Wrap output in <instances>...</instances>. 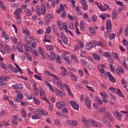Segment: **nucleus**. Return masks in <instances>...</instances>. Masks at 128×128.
<instances>
[{
  "instance_id": "f257e3e1",
  "label": "nucleus",
  "mask_w": 128,
  "mask_h": 128,
  "mask_svg": "<svg viewBox=\"0 0 128 128\" xmlns=\"http://www.w3.org/2000/svg\"><path fill=\"white\" fill-rule=\"evenodd\" d=\"M112 21H110V20L108 19L106 22V30L107 32L104 33L105 38H108V33L112 32Z\"/></svg>"
},
{
  "instance_id": "f03ea898",
  "label": "nucleus",
  "mask_w": 128,
  "mask_h": 128,
  "mask_svg": "<svg viewBox=\"0 0 128 128\" xmlns=\"http://www.w3.org/2000/svg\"><path fill=\"white\" fill-rule=\"evenodd\" d=\"M36 12L38 14V16H40L42 14H43V16H44L46 14V6L44 5V4H42L41 6V9H36Z\"/></svg>"
},
{
  "instance_id": "7ed1b4c3",
  "label": "nucleus",
  "mask_w": 128,
  "mask_h": 128,
  "mask_svg": "<svg viewBox=\"0 0 128 128\" xmlns=\"http://www.w3.org/2000/svg\"><path fill=\"white\" fill-rule=\"evenodd\" d=\"M10 80V76H0V86H4V82L6 81H8Z\"/></svg>"
},
{
  "instance_id": "20e7f679",
  "label": "nucleus",
  "mask_w": 128,
  "mask_h": 128,
  "mask_svg": "<svg viewBox=\"0 0 128 128\" xmlns=\"http://www.w3.org/2000/svg\"><path fill=\"white\" fill-rule=\"evenodd\" d=\"M63 102L62 104H60V109L63 114H68V108H64L65 106H66V104L64 102Z\"/></svg>"
},
{
  "instance_id": "39448f33",
  "label": "nucleus",
  "mask_w": 128,
  "mask_h": 128,
  "mask_svg": "<svg viewBox=\"0 0 128 128\" xmlns=\"http://www.w3.org/2000/svg\"><path fill=\"white\" fill-rule=\"evenodd\" d=\"M70 104H71L72 108L76 110H80V106L78 104L74 102V100H72L70 102Z\"/></svg>"
},
{
  "instance_id": "423d86ee",
  "label": "nucleus",
  "mask_w": 128,
  "mask_h": 128,
  "mask_svg": "<svg viewBox=\"0 0 128 128\" xmlns=\"http://www.w3.org/2000/svg\"><path fill=\"white\" fill-rule=\"evenodd\" d=\"M84 102L88 108H89V110L90 109L92 106V102H90V99L88 97H86Z\"/></svg>"
},
{
  "instance_id": "0eeeda50",
  "label": "nucleus",
  "mask_w": 128,
  "mask_h": 128,
  "mask_svg": "<svg viewBox=\"0 0 128 128\" xmlns=\"http://www.w3.org/2000/svg\"><path fill=\"white\" fill-rule=\"evenodd\" d=\"M66 124H70L72 126H78V122L76 120H67L66 121Z\"/></svg>"
},
{
  "instance_id": "6e6552de",
  "label": "nucleus",
  "mask_w": 128,
  "mask_h": 128,
  "mask_svg": "<svg viewBox=\"0 0 128 128\" xmlns=\"http://www.w3.org/2000/svg\"><path fill=\"white\" fill-rule=\"evenodd\" d=\"M6 50H8V44L4 46V44H0V52L2 54H6Z\"/></svg>"
},
{
  "instance_id": "1a4fd4ad",
  "label": "nucleus",
  "mask_w": 128,
  "mask_h": 128,
  "mask_svg": "<svg viewBox=\"0 0 128 128\" xmlns=\"http://www.w3.org/2000/svg\"><path fill=\"white\" fill-rule=\"evenodd\" d=\"M82 122H84L85 126V128H90V119H86V118H82Z\"/></svg>"
},
{
  "instance_id": "9d476101",
  "label": "nucleus",
  "mask_w": 128,
  "mask_h": 128,
  "mask_svg": "<svg viewBox=\"0 0 128 128\" xmlns=\"http://www.w3.org/2000/svg\"><path fill=\"white\" fill-rule=\"evenodd\" d=\"M107 76L110 80V82H116V78H114V76H112V74H110V72H106Z\"/></svg>"
},
{
  "instance_id": "9b49d317",
  "label": "nucleus",
  "mask_w": 128,
  "mask_h": 128,
  "mask_svg": "<svg viewBox=\"0 0 128 128\" xmlns=\"http://www.w3.org/2000/svg\"><path fill=\"white\" fill-rule=\"evenodd\" d=\"M17 50L20 52H24V50H22V42H19L17 44Z\"/></svg>"
},
{
  "instance_id": "f8f14e48",
  "label": "nucleus",
  "mask_w": 128,
  "mask_h": 128,
  "mask_svg": "<svg viewBox=\"0 0 128 128\" xmlns=\"http://www.w3.org/2000/svg\"><path fill=\"white\" fill-rule=\"evenodd\" d=\"M14 65L16 66V68H18V70H14V74H18V72H20V74H23L22 70V68H20V66H18V65L16 64H15Z\"/></svg>"
},
{
  "instance_id": "ddd939ff",
  "label": "nucleus",
  "mask_w": 128,
  "mask_h": 128,
  "mask_svg": "<svg viewBox=\"0 0 128 128\" xmlns=\"http://www.w3.org/2000/svg\"><path fill=\"white\" fill-rule=\"evenodd\" d=\"M89 122V124H91V126H94V128H96L98 126V123L96 122V120L90 119Z\"/></svg>"
},
{
  "instance_id": "4468645a",
  "label": "nucleus",
  "mask_w": 128,
  "mask_h": 128,
  "mask_svg": "<svg viewBox=\"0 0 128 128\" xmlns=\"http://www.w3.org/2000/svg\"><path fill=\"white\" fill-rule=\"evenodd\" d=\"M112 20H114L116 18V16H118V12L116 9H114L112 10Z\"/></svg>"
},
{
  "instance_id": "2eb2a0df",
  "label": "nucleus",
  "mask_w": 128,
  "mask_h": 128,
  "mask_svg": "<svg viewBox=\"0 0 128 128\" xmlns=\"http://www.w3.org/2000/svg\"><path fill=\"white\" fill-rule=\"evenodd\" d=\"M32 120H40L42 118V116L37 113L32 116Z\"/></svg>"
},
{
  "instance_id": "dca6fc26",
  "label": "nucleus",
  "mask_w": 128,
  "mask_h": 128,
  "mask_svg": "<svg viewBox=\"0 0 128 128\" xmlns=\"http://www.w3.org/2000/svg\"><path fill=\"white\" fill-rule=\"evenodd\" d=\"M18 118H16V115L14 116L13 120L12 121V124L14 126H18Z\"/></svg>"
},
{
  "instance_id": "f3484780",
  "label": "nucleus",
  "mask_w": 128,
  "mask_h": 128,
  "mask_svg": "<svg viewBox=\"0 0 128 128\" xmlns=\"http://www.w3.org/2000/svg\"><path fill=\"white\" fill-rule=\"evenodd\" d=\"M92 58L96 60H97V62H100V55L97 54H92Z\"/></svg>"
},
{
  "instance_id": "a211bd4d",
  "label": "nucleus",
  "mask_w": 128,
  "mask_h": 128,
  "mask_svg": "<svg viewBox=\"0 0 128 128\" xmlns=\"http://www.w3.org/2000/svg\"><path fill=\"white\" fill-rule=\"evenodd\" d=\"M54 18V16L50 14H47L44 20H50Z\"/></svg>"
},
{
  "instance_id": "6ab92c4d",
  "label": "nucleus",
  "mask_w": 128,
  "mask_h": 128,
  "mask_svg": "<svg viewBox=\"0 0 128 128\" xmlns=\"http://www.w3.org/2000/svg\"><path fill=\"white\" fill-rule=\"evenodd\" d=\"M64 24H66V23H62L60 20H58V26L60 28V30H62L64 26Z\"/></svg>"
},
{
  "instance_id": "aec40b11",
  "label": "nucleus",
  "mask_w": 128,
  "mask_h": 128,
  "mask_svg": "<svg viewBox=\"0 0 128 128\" xmlns=\"http://www.w3.org/2000/svg\"><path fill=\"white\" fill-rule=\"evenodd\" d=\"M50 38H51L50 36L44 35V42H50Z\"/></svg>"
},
{
  "instance_id": "412c9836",
  "label": "nucleus",
  "mask_w": 128,
  "mask_h": 128,
  "mask_svg": "<svg viewBox=\"0 0 128 128\" xmlns=\"http://www.w3.org/2000/svg\"><path fill=\"white\" fill-rule=\"evenodd\" d=\"M22 32L24 34H27V36H30V32H28V28H23Z\"/></svg>"
},
{
  "instance_id": "4be33fe9",
  "label": "nucleus",
  "mask_w": 128,
  "mask_h": 128,
  "mask_svg": "<svg viewBox=\"0 0 128 128\" xmlns=\"http://www.w3.org/2000/svg\"><path fill=\"white\" fill-rule=\"evenodd\" d=\"M22 12V8H17L14 12V14H20Z\"/></svg>"
},
{
  "instance_id": "5701e85b",
  "label": "nucleus",
  "mask_w": 128,
  "mask_h": 128,
  "mask_svg": "<svg viewBox=\"0 0 128 128\" xmlns=\"http://www.w3.org/2000/svg\"><path fill=\"white\" fill-rule=\"evenodd\" d=\"M96 5L98 8H99L100 10H102V12L106 11V9H104V6H100V4L96 2Z\"/></svg>"
},
{
  "instance_id": "b1692460",
  "label": "nucleus",
  "mask_w": 128,
  "mask_h": 128,
  "mask_svg": "<svg viewBox=\"0 0 128 128\" xmlns=\"http://www.w3.org/2000/svg\"><path fill=\"white\" fill-rule=\"evenodd\" d=\"M92 46H94V44L92 42H90L86 44V48H87V50H90L92 48Z\"/></svg>"
},
{
  "instance_id": "393cba45",
  "label": "nucleus",
  "mask_w": 128,
  "mask_h": 128,
  "mask_svg": "<svg viewBox=\"0 0 128 128\" xmlns=\"http://www.w3.org/2000/svg\"><path fill=\"white\" fill-rule=\"evenodd\" d=\"M116 70L120 72L121 74H124V70L122 67L119 66L116 68Z\"/></svg>"
},
{
  "instance_id": "a878e982",
  "label": "nucleus",
  "mask_w": 128,
  "mask_h": 128,
  "mask_svg": "<svg viewBox=\"0 0 128 128\" xmlns=\"http://www.w3.org/2000/svg\"><path fill=\"white\" fill-rule=\"evenodd\" d=\"M89 30L90 32H91V34H92L94 36V34H96V32L94 28H92V26H90L89 28Z\"/></svg>"
},
{
  "instance_id": "bb28decb",
  "label": "nucleus",
  "mask_w": 128,
  "mask_h": 128,
  "mask_svg": "<svg viewBox=\"0 0 128 128\" xmlns=\"http://www.w3.org/2000/svg\"><path fill=\"white\" fill-rule=\"evenodd\" d=\"M2 38H4V40H10V37L8 36V35L6 33V32H2Z\"/></svg>"
},
{
  "instance_id": "cd10ccee",
  "label": "nucleus",
  "mask_w": 128,
  "mask_h": 128,
  "mask_svg": "<svg viewBox=\"0 0 128 128\" xmlns=\"http://www.w3.org/2000/svg\"><path fill=\"white\" fill-rule=\"evenodd\" d=\"M52 32L54 34H56V32H58V30L56 29V24H52Z\"/></svg>"
},
{
  "instance_id": "c85d7f7f",
  "label": "nucleus",
  "mask_w": 128,
  "mask_h": 128,
  "mask_svg": "<svg viewBox=\"0 0 128 128\" xmlns=\"http://www.w3.org/2000/svg\"><path fill=\"white\" fill-rule=\"evenodd\" d=\"M46 86H48V88H50L52 92H54V88H52V86L50 84L48 83V81L46 82Z\"/></svg>"
},
{
  "instance_id": "c756f323",
  "label": "nucleus",
  "mask_w": 128,
  "mask_h": 128,
  "mask_svg": "<svg viewBox=\"0 0 128 128\" xmlns=\"http://www.w3.org/2000/svg\"><path fill=\"white\" fill-rule=\"evenodd\" d=\"M25 14L28 16H32V12H30V10L27 9L25 10Z\"/></svg>"
},
{
  "instance_id": "7c9ffc66",
  "label": "nucleus",
  "mask_w": 128,
  "mask_h": 128,
  "mask_svg": "<svg viewBox=\"0 0 128 128\" xmlns=\"http://www.w3.org/2000/svg\"><path fill=\"white\" fill-rule=\"evenodd\" d=\"M40 96H44L46 94V92H44V90L42 87L40 88Z\"/></svg>"
},
{
  "instance_id": "2f4dec72",
  "label": "nucleus",
  "mask_w": 128,
  "mask_h": 128,
  "mask_svg": "<svg viewBox=\"0 0 128 128\" xmlns=\"http://www.w3.org/2000/svg\"><path fill=\"white\" fill-rule=\"evenodd\" d=\"M117 90L118 91L116 92V94H118L119 96H120L121 98H124V94H122V91H120V89Z\"/></svg>"
},
{
  "instance_id": "473e14b6",
  "label": "nucleus",
  "mask_w": 128,
  "mask_h": 128,
  "mask_svg": "<svg viewBox=\"0 0 128 128\" xmlns=\"http://www.w3.org/2000/svg\"><path fill=\"white\" fill-rule=\"evenodd\" d=\"M112 56L114 58H116V60H118V54L116 52H112Z\"/></svg>"
},
{
  "instance_id": "72a5a7b5",
  "label": "nucleus",
  "mask_w": 128,
  "mask_h": 128,
  "mask_svg": "<svg viewBox=\"0 0 128 128\" xmlns=\"http://www.w3.org/2000/svg\"><path fill=\"white\" fill-rule=\"evenodd\" d=\"M46 48L48 50H52L54 48V46L52 45H51V46L47 45L46 46Z\"/></svg>"
},
{
  "instance_id": "f704fd0d",
  "label": "nucleus",
  "mask_w": 128,
  "mask_h": 128,
  "mask_svg": "<svg viewBox=\"0 0 128 128\" xmlns=\"http://www.w3.org/2000/svg\"><path fill=\"white\" fill-rule=\"evenodd\" d=\"M33 100L36 104H40V100L38 98L34 97Z\"/></svg>"
},
{
  "instance_id": "c9c22d12",
  "label": "nucleus",
  "mask_w": 128,
  "mask_h": 128,
  "mask_svg": "<svg viewBox=\"0 0 128 128\" xmlns=\"http://www.w3.org/2000/svg\"><path fill=\"white\" fill-rule=\"evenodd\" d=\"M46 58H47L48 60L50 61L54 60H56V58L54 57H50V54H46Z\"/></svg>"
},
{
  "instance_id": "e433bc0d",
  "label": "nucleus",
  "mask_w": 128,
  "mask_h": 128,
  "mask_svg": "<svg viewBox=\"0 0 128 128\" xmlns=\"http://www.w3.org/2000/svg\"><path fill=\"white\" fill-rule=\"evenodd\" d=\"M103 56H106V58H112V56L110 54V52H104L103 53Z\"/></svg>"
},
{
  "instance_id": "4c0bfd02",
  "label": "nucleus",
  "mask_w": 128,
  "mask_h": 128,
  "mask_svg": "<svg viewBox=\"0 0 128 128\" xmlns=\"http://www.w3.org/2000/svg\"><path fill=\"white\" fill-rule=\"evenodd\" d=\"M0 68H2L4 70H6V64H4L2 62H0Z\"/></svg>"
},
{
  "instance_id": "58836bf2",
  "label": "nucleus",
  "mask_w": 128,
  "mask_h": 128,
  "mask_svg": "<svg viewBox=\"0 0 128 128\" xmlns=\"http://www.w3.org/2000/svg\"><path fill=\"white\" fill-rule=\"evenodd\" d=\"M56 94L58 96H62V94H64H64H62V92L57 90H56Z\"/></svg>"
},
{
  "instance_id": "ea45409f",
  "label": "nucleus",
  "mask_w": 128,
  "mask_h": 128,
  "mask_svg": "<svg viewBox=\"0 0 128 128\" xmlns=\"http://www.w3.org/2000/svg\"><path fill=\"white\" fill-rule=\"evenodd\" d=\"M116 38V34H109V40H114Z\"/></svg>"
},
{
  "instance_id": "a19ab883",
  "label": "nucleus",
  "mask_w": 128,
  "mask_h": 128,
  "mask_svg": "<svg viewBox=\"0 0 128 128\" xmlns=\"http://www.w3.org/2000/svg\"><path fill=\"white\" fill-rule=\"evenodd\" d=\"M116 118L117 120H122V114L118 112L116 115Z\"/></svg>"
},
{
  "instance_id": "79ce46f5",
  "label": "nucleus",
  "mask_w": 128,
  "mask_h": 128,
  "mask_svg": "<svg viewBox=\"0 0 128 128\" xmlns=\"http://www.w3.org/2000/svg\"><path fill=\"white\" fill-rule=\"evenodd\" d=\"M56 62L58 64H62V59H60V56H58L56 58Z\"/></svg>"
},
{
  "instance_id": "37998d69",
  "label": "nucleus",
  "mask_w": 128,
  "mask_h": 128,
  "mask_svg": "<svg viewBox=\"0 0 128 128\" xmlns=\"http://www.w3.org/2000/svg\"><path fill=\"white\" fill-rule=\"evenodd\" d=\"M104 124H106V126H108V128H112V124H110V122L108 121L107 120H104Z\"/></svg>"
},
{
  "instance_id": "c03bdc74",
  "label": "nucleus",
  "mask_w": 128,
  "mask_h": 128,
  "mask_svg": "<svg viewBox=\"0 0 128 128\" xmlns=\"http://www.w3.org/2000/svg\"><path fill=\"white\" fill-rule=\"evenodd\" d=\"M52 78H54V79L52 80L53 82H56V80L58 81V80H60L58 76L54 74H53V76H52Z\"/></svg>"
},
{
  "instance_id": "a18cd8bd",
  "label": "nucleus",
  "mask_w": 128,
  "mask_h": 128,
  "mask_svg": "<svg viewBox=\"0 0 128 128\" xmlns=\"http://www.w3.org/2000/svg\"><path fill=\"white\" fill-rule=\"evenodd\" d=\"M38 53L40 54H44V50H42V48L40 46L38 47Z\"/></svg>"
},
{
  "instance_id": "49530a36",
  "label": "nucleus",
  "mask_w": 128,
  "mask_h": 128,
  "mask_svg": "<svg viewBox=\"0 0 128 128\" xmlns=\"http://www.w3.org/2000/svg\"><path fill=\"white\" fill-rule=\"evenodd\" d=\"M92 22H96V20H98V16H96V15L92 17Z\"/></svg>"
},
{
  "instance_id": "de8ad7c7",
  "label": "nucleus",
  "mask_w": 128,
  "mask_h": 128,
  "mask_svg": "<svg viewBox=\"0 0 128 128\" xmlns=\"http://www.w3.org/2000/svg\"><path fill=\"white\" fill-rule=\"evenodd\" d=\"M128 40H126V38H122V44H123V46H126L128 44Z\"/></svg>"
},
{
  "instance_id": "09e8293b",
  "label": "nucleus",
  "mask_w": 128,
  "mask_h": 128,
  "mask_svg": "<svg viewBox=\"0 0 128 128\" xmlns=\"http://www.w3.org/2000/svg\"><path fill=\"white\" fill-rule=\"evenodd\" d=\"M124 34L126 36H128V24H127L124 30Z\"/></svg>"
},
{
  "instance_id": "8fccbe9b",
  "label": "nucleus",
  "mask_w": 128,
  "mask_h": 128,
  "mask_svg": "<svg viewBox=\"0 0 128 128\" xmlns=\"http://www.w3.org/2000/svg\"><path fill=\"white\" fill-rule=\"evenodd\" d=\"M122 84L124 85V88H128V86H126V82L124 81V78L122 79Z\"/></svg>"
},
{
  "instance_id": "3c124183",
  "label": "nucleus",
  "mask_w": 128,
  "mask_h": 128,
  "mask_svg": "<svg viewBox=\"0 0 128 128\" xmlns=\"http://www.w3.org/2000/svg\"><path fill=\"white\" fill-rule=\"evenodd\" d=\"M32 54H34V56H38V51L36 50H32V51H31Z\"/></svg>"
},
{
  "instance_id": "603ef678",
  "label": "nucleus",
  "mask_w": 128,
  "mask_h": 128,
  "mask_svg": "<svg viewBox=\"0 0 128 128\" xmlns=\"http://www.w3.org/2000/svg\"><path fill=\"white\" fill-rule=\"evenodd\" d=\"M0 116H6V111L2 110L0 112Z\"/></svg>"
},
{
  "instance_id": "864d4df0",
  "label": "nucleus",
  "mask_w": 128,
  "mask_h": 128,
  "mask_svg": "<svg viewBox=\"0 0 128 128\" xmlns=\"http://www.w3.org/2000/svg\"><path fill=\"white\" fill-rule=\"evenodd\" d=\"M116 4L118 6H124V3H122V2L116 1Z\"/></svg>"
},
{
  "instance_id": "5fc2aeb1",
  "label": "nucleus",
  "mask_w": 128,
  "mask_h": 128,
  "mask_svg": "<svg viewBox=\"0 0 128 128\" xmlns=\"http://www.w3.org/2000/svg\"><path fill=\"white\" fill-rule=\"evenodd\" d=\"M104 118H109L110 117V113L108 112H106L104 114Z\"/></svg>"
},
{
  "instance_id": "6e6d98bb",
  "label": "nucleus",
  "mask_w": 128,
  "mask_h": 128,
  "mask_svg": "<svg viewBox=\"0 0 128 128\" xmlns=\"http://www.w3.org/2000/svg\"><path fill=\"white\" fill-rule=\"evenodd\" d=\"M71 78L72 80H74V82H78V77L76 76V75H74L71 77Z\"/></svg>"
},
{
  "instance_id": "4d7b16f0",
  "label": "nucleus",
  "mask_w": 128,
  "mask_h": 128,
  "mask_svg": "<svg viewBox=\"0 0 128 128\" xmlns=\"http://www.w3.org/2000/svg\"><path fill=\"white\" fill-rule=\"evenodd\" d=\"M45 72L46 74H47V76H54V74L50 72L48 70H46Z\"/></svg>"
},
{
  "instance_id": "13d9d810",
  "label": "nucleus",
  "mask_w": 128,
  "mask_h": 128,
  "mask_svg": "<svg viewBox=\"0 0 128 128\" xmlns=\"http://www.w3.org/2000/svg\"><path fill=\"white\" fill-rule=\"evenodd\" d=\"M51 30H50V26H48L46 30V34H50Z\"/></svg>"
},
{
  "instance_id": "bf43d9fd",
  "label": "nucleus",
  "mask_w": 128,
  "mask_h": 128,
  "mask_svg": "<svg viewBox=\"0 0 128 128\" xmlns=\"http://www.w3.org/2000/svg\"><path fill=\"white\" fill-rule=\"evenodd\" d=\"M63 42L64 44H68V38L66 36L64 37Z\"/></svg>"
},
{
  "instance_id": "052dcab7",
  "label": "nucleus",
  "mask_w": 128,
  "mask_h": 128,
  "mask_svg": "<svg viewBox=\"0 0 128 128\" xmlns=\"http://www.w3.org/2000/svg\"><path fill=\"white\" fill-rule=\"evenodd\" d=\"M73 8H76V0H70Z\"/></svg>"
},
{
  "instance_id": "680f3d73",
  "label": "nucleus",
  "mask_w": 128,
  "mask_h": 128,
  "mask_svg": "<svg viewBox=\"0 0 128 128\" xmlns=\"http://www.w3.org/2000/svg\"><path fill=\"white\" fill-rule=\"evenodd\" d=\"M68 20H70L72 22H74V17L72 15H68Z\"/></svg>"
},
{
  "instance_id": "e2e57ef3",
  "label": "nucleus",
  "mask_w": 128,
  "mask_h": 128,
  "mask_svg": "<svg viewBox=\"0 0 128 128\" xmlns=\"http://www.w3.org/2000/svg\"><path fill=\"white\" fill-rule=\"evenodd\" d=\"M82 9L84 10H88V4H85L84 5H82Z\"/></svg>"
},
{
  "instance_id": "0e129e2a",
  "label": "nucleus",
  "mask_w": 128,
  "mask_h": 128,
  "mask_svg": "<svg viewBox=\"0 0 128 128\" xmlns=\"http://www.w3.org/2000/svg\"><path fill=\"white\" fill-rule=\"evenodd\" d=\"M16 97L18 98H20V99L22 98H24V94H22L20 93L19 94H18L17 95V96Z\"/></svg>"
},
{
  "instance_id": "69168bd1",
  "label": "nucleus",
  "mask_w": 128,
  "mask_h": 128,
  "mask_svg": "<svg viewBox=\"0 0 128 128\" xmlns=\"http://www.w3.org/2000/svg\"><path fill=\"white\" fill-rule=\"evenodd\" d=\"M96 102H97V104H102V100H100V98H96Z\"/></svg>"
},
{
  "instance_id": "338daca9",
  "label": "nucleus",
  "mask_w": 128,
  "mask_h": 128,
  "mask_svg": "<svg viewBox=\"0 0 128 128\" xmlns=\"http://www.w3.org/2000/svg\"><path fill=\"white\" fill-rule=\"evenodd\" d=\"M79 46H80V48H84V42L80 41Z\"/></svg>"
},
{
  "instance_id": "774afa93",
  "label": "nucleus",
  "mask_w": 128,
  "mask_h": 128,
  "mask_svg": "<svg viewBox=\"0 0 128 128\" xmlns=\"http://www.w3.org/2000/svg\"><path fill=\"white\" fill-rule=\"evenodd\" d=\"M59 85L60 86V88L61 90H64V86H66L64 84H62V83H59Z\"/></svg>"
}]
</instances>
